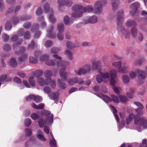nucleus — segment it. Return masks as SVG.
<instances>
[{
    "label": "nucleus",
    "mask_w": 147,
    "mask_h": 147,
    "mask_svg": "<svg viewBox=\"0 0 147 147\" xmlns=\"http://www.w3.org/2000/svg\"><path fill=\"white\" fill-rule=\"evenodd\" d=\"M31 121L29 118L26 119L25 121V124L27 126H29L31 123Z\"/></svg>",
    "instance_id": "0e129e2a"
},
{
    "label": "nucleus",
    "mask_w": 147,
    "mask_h": 147,
    "mask_svg": "<svg viewBox=\"0 0 147 147\" xmlns=\"http://www.w3.org/2000/svg\"><path fill=\"white\" fill-rule=\"evenodd\" d=\"M83 67L86 73H89L91 68L90 65L89 64L85 65Z\"/></svg>",
    "instance_id": "f704fd0d"
},
{
    "label": "nucleus",
    "mask_w": 147,
    "mask_h": 147,
    "mask_svg": "<svg viewBox=\"0 0 147 147\" xmlns=\"http://www.w3.org/2000/svg\"><path fill=\"white\" fill-rule=\"evenodd\" d=\"M123 11L121 10L120 12H118L117 14V24H120L122 22L123 18Z\"/></svg>",
    "instance_id": "a211bd4d"
},
{
    "label": "nucleus",
    "mask_w": 147,
    "mask_h": 147,
    "mask_svg": "<svg viewBox=\"0 0 147 147\" xmlns=\"http://www.w3.org/2000/svg\"><path fill=\"white\" fill-rule=\"evenodd\" d=\"M112 65L118 68V69L121 67V62L119 61L117 62H113Z\"/></svg>",
    "instance_id": "a19ab883"
},
{
    "label": "nucleus",
    "mask_w": 147,
    "mask_h": 147,
    "mask_svg": "<svg viewBox=\"0 0 147 147\" xmlns=\"http://www.w3.org/2000/svg\"><path fill=\"white\" fill-rule=\"evenodd\" d=\"M118 0H112V5L113 10H116L119 4Z\"/></svg>",
    "instance_id": "bb28decb"
},
{
    "label": "nucleus",
    "mask_w": 147,
    "mask_h": 147,
    "mask_svg": "<svg viewBox=\"0 0 147 147\" xmlns=\"http://www.w3.org/2000/svg\"><path fill=\"white\" fill-rule=\"evenodd\" d=\"M140 4L138 2H135L131 4L130 6L131 10L130 13L132 15H134L136 12L137 9L140 7Z\"/></svg>",
    "instance_id": "1a4fd4ad"
},
{
    "label": "nucleus",
    "mask_w": 147,
    "mask_h": 147,
    "mask_svg": "<svg viewBox=\"0 0 147 147\" xmlns=\"http://www.w3.org/2000/svg\"><path fill=\"white\" fill-rule=\"evenodd\" d=\"M119 98L121 101L123 102H125L128 100L127 98L124 95H120L119 96Z\"/></svg>",
    "instance_id": "de8ad7c7"
},
{
    "label": "nucleus",
    "mask_w": 147,
    "mask_h": 147,
    "mask_svg": "<svg viewBox=\"0 0 147 147\" xmlns=\"http://www.w3.org/2000/svg\"><path fill=\"white\" fill-rule=\"evenodd\" d=\"M134 103L138 107V108H136L135 110L137 115L138 116L142 115L144 114V112L142 110L144 108V106L142 105L139 102H134Z\"/></svg>",
    "instance_id": "0eeeda50"
},
{
    "label": "nucleus",
    "mask_w": 147,
    "mask_h": 147,
    "mask_svg": "<svg viewBox=\"0 0 147 147\" xmlns=\"http://www.w3.org/2000/svg\"><path fill=\"white\" fill-rule=\"evenodd\" d=\"M117 81V78H111L110 82L111 85L113 87L115 86L116 84Z\"/></svg>",
    "instance_id": "a18cd8bd"
},
{
    "label": "nucleus",
    "mask_w": 147,
    "mask_h": 147,
    "mask_svg": "<svg viewBox=\"0 0 147 147\" xmlns=\"http://www.w3.org/2000/svg\"><path fill=\"white\" fill-rule=\"evenodd\" d=\"M49 82V84H51L50 86L51 87L53 88H55L56 85L55 81L51 79Z\"/></svg>",
    "instance_id": "4d7b16f0"
},
{
    "label": "nucleus",
    "mask_w": 147,
    "mask_h": 147,
    "mask_svg": "<svg viewBox=\"0 0 147 147\" xmlns=\"http://www.w3.org/2000/svg\"><path fill=\"white\" fill-rule=\"evenodd\" d=\"M77 6H80L79 5H76L73 6L72 7V10L73 12L71 14V19L73 20V21L76 19L80 17L82 15L83 13L82 11H81L80 9H78L76 8H74V7Z\"/></svg>",
    "instance_id": "f03ea898"
},
{
    "label": "nucleus",
    "mask_w": 147,
    "mask_h": 147,
    "mask_svg": "<svg viewBox=\"0 0 147 147\" xmlns=\"http://www.w3.org/2000/svg\"><path fill=\"white\" fill-rule=\"evenodd\" d=\"M11 47L8 44H5V45L3 47V49L5 51H8L11 49Z\"/></svg>",
    "instance_id": "6e6d98bb"
},
{
    "label": "nucleus",
    "mask_w": 147,
    "mask_h": 147,
    "mask_svg": "<svg viewBox=\"0 0 147 147\" xmlns=\"http://www.w3.org/2000/svg\"><path fill=\"white\" fill-rule=\"evenodd\" d=\"M53 57L55 59L59 60L57 62V65L58 67H61L59 71V74L62 79H58L57 80L58 85L61 89H64L66 87V85L63 82V80H67V78L69 76V74L67 72H65L67 66L69 64V63L67 61H62L61 57L55 54Z\"/></svg>",
    "instance_id": "f257e3e1"
},
{
    "label": "nucleus",
    "mask_w": 147,
    "mask_h": 147,
    "mask_svg": "<svg viewBox=\"0 0 147 147\" xmlns=\"http://www.w3.org/2000/svg\"><path fill=\"white\" fill-rule=\"evenodd\" d=\"M103 78L101 77L100 74H99L96 75V80L98 83H100L103 81Z\"/></svg>",
    "instance_id": "c03bdc74"
},
{
    "label": "nucleus",
    "mask_w": 147,
    "mask_h": 147,
    "mask_svg": "<svg viewBox=\"0 0 147 147\" xmlns=\"http://www.w3.org/2000/svg\"><path fill=\"white\" fill-rule=\"evenodd\" d=\"M69 85H72L76 83V78L70 79L68 81Z\"/></svg>",
    "instance_id": "864d4df0"
},
{
    "label": "nucleus",
    "mask_w": 147,
    "mask_h": 147,
    "mask_svg": "<svg viewBox=\"0 0 147 147\" xmlns=\"http://www.w3.org/2000/svg\"><path fill=\"white\" fill-rule=\"evenodd\" d=\"M144 62L141 59L136 60L135 62V64L136 65H141Z\"/></svg>",
    "instance_id": "13d9d810"
},
{
    "label": "nucleus",
    "mask_w": 147,
    "mask_h": 147,
    "mask_svg": "<svg viewBox=\"0 0 147 147\" xmlns=\"http://www.w3.org/2000/svg\"><path fill=\"white\" fill-rule=\"evenodd\" d=\"M110 76L111 78H117V71L113 69H111L109 71Z\"/></svg>",
    "instance_id": "7c9ffc66"
},
{
    "label": "nucleus",
    "mask_w": 147,
    "mask_h": 147,
    "mask_svg": "<svg viewBox=\"0 0 147 147\" xmlns=\"http://www.w3.org/2000/svg\"><path fill=\"white\" fill-rule=\"evenodd\" d=\"M53 72L54 73L53 74L52 71L50 70H47L45 71L44 73L45 77L46 78V79L49 80V82H50L51 80V77L53 75L55 76L57 73V70H53Z\"/></svg>",
    "instance_id": "6e6552de"
},
{
    "label": "nucleus",
    "mask_w": 147,
    "mask_h": 147,
    "mask_svg": "<svg viewBox=\"0 0 147 147\" xmlns=\"http://www.w3.org/2000/svg\"><path fill=\"white\" fill-rule=\"evenodd\" d=\"M129 68L126 65H124L121 67L120 68L118 69V71L121 73H125L129 71Z\"/></svg>",
    "instance_id": "412c9836"
},
{
    "label": "nucleus",
    "mask_w": 147,
    "mask_h": 147,
    "mask_svg": "<svg viewBox=\"0 0 147 147\" xmlns=\"http://www.w3.org/2000/svg\"><path fill=\"white\" fill-rule=\"evenodd\" d=\"M97 21V17L95 16H93L86 18L84 20V22L85 24L94 23L96 22Z\"/></svg>",
    "instance_id": "f8f14e48"
},
{
    "label": "nucleus",
    "mask_w": 147,
    "mask_h": 147,
    "mask_svg": "<svg viewBox=\"0 0 147 147\" xmlns=\"http://www.w3.org/2000/svg\"><path fill=\"white\" fill-rule=\"evenodd\" d=\"M123 35L126 38H127L129 37V33L127 31L124 30L123 31Z\"/></svg>",
    "instance_id": "338daca9"
},
{
    "label": "nucleus",
    "mask_w": 147,
    "mask_h": 147,
    "mask_svg": "<svg viewBox=\"0 0 147 147\" xmlns=\"http://www.w3.org/2000/svg\"><path fill=\"white\" fill-rule=\"evenodd\" d=\"M68 1L67 0H58L57 3L59 6H62L65 5H69V4L67 3Z\"/></svg>",
    "instance_id": "473e14b6"
},
{
    "label": "nucleus",
    "mask_w": 147,
    "mask_h": 147,
    "mask_svg": "<svg viewBox=\"0 0 147 147\" xmlns=\"http://www.w3.org/2000/svg\"><path fill=\"white\" fill-rule=\"evenodd\" d=\"M54 27L53 26L51 25L50 27L48 28L47 34V36L48 38H55L56 36L55 34L52 32L53 30Z\"/></svg>",
    "instance_id": "9b49d317"
},
{
    "label": "nucleus",
    "mask_w": 147,
    "mask_h": 147,
    "mask_svg": "<svg viewBox=\"0 0 147 147\" xmlns=\"http://www.w3.org/2000/svg\"><path fill=\"white\" fill-rule=\"evenodd\" d=\"M31 18L30 16H27L22 17L20 19L21 21H25L30 19Z\"/></svg>",
    "instance_id": "052dcab7"
},
{
    "label": "nucleus",
    "mask_w": 147,
    "mask_h": 147,
    "mask_svg": "<svg viewBox=\"0 0 147 147\" xmlns=\"http://www.w3.org/2000/svg\"><path fill=\"white\" fill-rule=\"evenodd\" d=\"M131 71L130 72L129 74V76L131 79H134L136 77L137 75V71Z\"/></svg>",
    "instance_id": "c9c22d12"
},
{
    "label": "nucleus",
    "mask_w": 147,
    "mask_h": 147,
    "mask_svg": "<svg viewBox=\"0 0 147 147\" xmlns=\"http://www.w3.org/2000/svg\"><path fill=\"white\" fill-rule=\"evenodd\" d=\"M137 73L138 75V81L140 84H142L146 77V73L143 70L138 69L136 70Z\"/></svg>",
    "instance_id": "39448f33"
},
{
    "label": "nucleus",
    "mask_w": 147,
    "mask_h": 147,
    "mask_svg": "<svg viewBox=\"0 0 147 147\" xmlns=\"http://www.w3.org/2000/svg\"><path fill=\"white\" fill-rule=\"evenodd\" d=\"M24 30L22 29L20 30L18 32V36L14 35L12 36L11 39V40L12 41H16L18 38V37L24 35Z\"/></svg>",
    "instance_id": "dca6fc26"
},
{
    "label": "nucleus",
    "mask_w": 147,
    "mask_h": 147,
    "mask_svg": "<svg viewBox=\"0 0 147 147\" xmlns=\"http://www.w3.org/2000/svg\"><path fill=\"white\" fill-rule=\"evenodd\" d=\"M12 22L14 24H16L18 22L19 20L18 17H14L12 18Z\"/></svg>",
    "instance_id": "774afa93"
},
{
    "label": "nucleus",
    "mask_w": 147,
    "mask_h": 147,
    "mask_svg": "<svg viewBox=\"0 0 147 147\" xmlns=\"http://www.w3.org/2000/svg\"><path fill=\"white\" fill-rule=\"evenodd\" d=\"M138 31L136 27H133L131 30L130 34L133 37L136 38L137 37Z\"/></svg>",
    "instance_id": "b1692460"
},
{
    "label": "nucleus",
    "mask_w": 147,
    "mask_h": 147,
    "mask_svg": "<svg viewBox=\"0 0 147 147\" xmlns=\"http://www.w3.org/2000/svg\"><path fill=\"white\" fill-rule=\"evenodd\" d=\"M60 51V49L57 47H53L51 49V53L53 54L58 53Z\"/></svg>",
    "instance_id": "72a5a7b5"
},
{
    "label": "nucleus",
    "mask_w": 147,
    "mask_h": 147,
    "mask_svg": "<svg viewBox=\"0 0 147 147\" xmlns=\"http://www.w3.org/2000/svg\"><path fill=\"white\" fill-rule=\"evenodd\" d=\"M97 96L98 97L102 98L104 101L106 102H111L112 101L109 97L107 96L106 95H103L101 94H98Z\"/></svg>",
    "instance_id": "6ab92c4d"
},
{
    "label": "nucleus",
    "mask_w": 147,
    "mask_h": 147,
    "mask_svg": "<svg viewBox=\"0 0 147 147\" xmlns=\"http://www.w3.org/2000/svg\"><path fill=\"white\" fill-rule=\"evenodd\" d=\"M44 10L46 13H49L53 12V10L50 9L49 4L48 3H46L44 5Z\"/></svg>",
    "instance_id": "aec40b11"
},
{
    "label": "nucleus",
    "mask_w": 147,
    "mask_h": 147,
    "mask_svg": "<svg viewBox=\"0 0 147 147\" xmlns=\"http://www.w3.org/2000/svg\"><path fill=\"white\" fill-rule=\"evenodd\" d=\"M42 114L45 116H48L45 119L46 123L47 125L51 124L53 122V116L50 112L47 110H44L42 111Z\"/></svg>",
    "instance_id": "20e7f679"
},
{
    "label": "nucleus",
    "mask_w": 147,
    "mask_h": 147,
    "mask_svg": "<svg viewBox=\"0 0 147 147\" xmlns=\"http://www.w3.org/2000/svg\"><path fill=\"white\" fill-rule=\"evenodd\" d=\"M74 8H78V9H80L81 11L83 13L86 12H91L92 11L94 10V8L92 5H89L87 6L86 7H82L81 6H77L74 7Z\"/></svg>",
    "instance_id": "9d476101"
},
{
    "label": "nucleus",
    "mask_w": 147,
    "mask_h": 147,
    "mask_svg": "<svg viewBox=\"0 0 147 147\" xmlns=\"http://www.w3.org/2000/svg\"><path fill=\"white\" fill-rule=\"evenodd\" d=\"M49 58V57L47 55H44L41 56L40 58V60L41 62H43L47 60Z\"/></svg>",
    "instance_id": "5fc2aeb1"
},
{
    "label": "nucleus",
    "mask_w": 147,
    "mask_h": 147,
    "mask_svg": "<svg viewBox=\"0 0 147 147\" xmlns=\"http://www.w3.org/2000/svg\"><path fill=\"white\" fill-rule=\"evenodd\" d=\"M53 45V42L51 40L46 41L45 44V46L46 47H49Z\"/></svg>",
    "instance_id": "bf43d9fd"
},
{
    "label": "nucleus",
    "mask_w": 147,
    "mask_h": 147,
    "mask_svg": "<svg viewBox=\"0 0 147 147\" xmlns=\"http://www.w3.org/2000/svg\"><path fill=\"white\" fill-rule=\"evenodd\" d=\"M53 13H50L49 16V20L52 23H54L56 22V19L53 15Z\"/></svg>",
    "instance_id": "e433bc0d"
},
{
    "label": "nucleus",
    "mask_w": 147,
    "mask_h": 147,
    "mask_svg": "<svg viewBox=\"0 0 147 147\" xmlns=\"http://www.w3.org/2000/svg\"><path fill=\"white\" fill-rule=\"evenodd\" d=\"M111 97L112 98V100L114 102L119 103V100L118 98L116 96L113 95H111Z\"/></svg>",
    "instance_id": "8fccbe9b"
},
{
    "label": "nucleus",
    "mask_w": 147,
    "mask_h": 147,
    "mask_svg": "<svg viewBox=\"0 0 147 147\" xmlns=\"http://www.w3.org/2000/svg\"><path fill=\"white\" fill-rule=\"evenodd\" d=\"M98 72L100 76L103 78L104 79H109L110 78V74L107 71L102 72L98 70Z\"/></svg>",
    "instance_id": "f3484780"
},
{
    "label": "nucleus",
    "mask_w": 147,
    "mask_h": 147,
    "mask_svg": "<svg viewBox=\"0 0 147 147\" xmlns=\"http://www.w3.org/2000/svg\"><path fill=\"white\" fill-rule=\"evenodd\" d=\"M134 123L137 125L142 126L144 128H147V119L144 117H141L139 118H135Z\"/></svg>",
    "instance_id": "7ed1b4c3"
},
{
    "label": "nucleus",
    "mask_w": 147,
    "mask_h": 147,
    "mask_svg": "<svg viewBox=\"0 0 147 147\" xmlns=\"http://www.w3.org/2000/svg\"><path fill=\"white\" fill-rule=\"evenodd\" d=\"M101 65V62L100 60L92 61V62L91 69L93 70H96Z\"/></svg>",
    "instance_id": "4468645a"
},
{
    "label": "nucleus",
    "mask_w": 147,
    "mask_h": 147,
    "mask_svg": "<svg viewBox=\"0 0 147 147\" xmlns=\"http://www.w3.org/2000/svg\"><path fill=\"white\" fill-rule=\"evenodd\" d=\"M76 83H77L79 84H81L84 82V81L82 78L78 79L77 78H76Z\"/></svg>",
    "instance_id": "e2e57ef3"
},
{
    "label": "nucleus",
    "mask_w": 147,
    "mask_h": 147,
    "mask_svg": "<svg viewBox=\"0 0 147 147\" xmlns=\"http://www.w3.org/2000/svg\"><path fill=\"white\" fill-rule=\"evenodd\" d=\"M44 92L48 94L49 95V94H50L51 92V88L48 86H45L43 89Z\"/></svg>",
    "instance_id": "4c0bfd02"
},
{
    "label": "nucleus",
    "mask_w": 147,
    "mask_h": 147,
    "mask_svg": "<svg viewBox=\"0 0 147 147\" xmlns=\"http://www.w3.org/2000/svg\"><path fill=\"white\" fill-rule=\"evenodd\" d=\"M9 64L12 67H15L17 65V63L14 58H12L11 59Z\"/></svg>",
    "instance_id": "09e8293b"
},
{
    "label": "nucleus",
    "mask_w": 147,
    "mask_h": 147,
    "mask_svg": "<svg viewBox=\"0 0 147 147\" xmlns=\"http://www.w3.org/2000/svg\"><path fill=\"white\" fill-rule=\"evenodd\" d=\"M49 96L51 99L53 100L57 99L58 98L57 96L53 92H52L50 94H49Z\"/></svg>",
    "instance_id": "49530a36"
},
{
    "label": "nucleus",
    "mask_w": 147,
    "mask_h": 147,
    "mask_svg": "<svg viewBox=\"0 0 147 147\" xmlns=\"http://www.w3.org/2000/svg\"><path fill=\"white\" fill-rule=\"evenodd\" d=\"M134 117V119H135V118H136L133 114L132 113H130L129 115L126 118V123L127 124H129L130 122L132 120Z\"/></svg>",
    "instance_id": "a878e982"
},
{
    "label": "nucleus",
    "mask_w": 147,
    "mask_h": 147,
    "mask_svg": "<svg viewBox=\"0 0 147 147\" xmlns=\"http://www.w3.org/2000/svg\"><path fill=\"white\" fill-rule=\"evenodd\" d=\"M37 133L38 134L37 135L36 137L38 139L43 141L46 140V138L43 136V132L39 130Z\"/></svg>",
    "instance_id": "5701e85b"
},
{
    "label": "nucleus",
    "mask_w": 147,
    "mask_h": 147,
    "mask_svg": "<svg viewBox=\"0 0 147 147\" xmlns=\"http://www.w3.org/2000/svg\"><path fill=\"white\" fill-rule=\"evenodd\" d=\"M65 54L69 60H72L73 59V55L71 51L68 50H66L65 52Z\"/></svg>",
    "instance_id": "4be33fe9"
},
{
    "label": "nucleus",
    "mask_w": 147,
    "mask_h": 147,
    "mask_svg": "<svg viewBox=\"0 0 147 147\" xmlns=\"http://www.w3.org/2000/svg\"><path fill=\"white\" fill-rule=\"evenodd\" d=\"M50 145L51 147H55L56 146V142L55 139L50 141Z\"/></svg>",
    "instance_id": "69168bd1"
},
{
    "label": "nucleus",
    "mask_w": 147,
    "mask_h": 147,
    "mask_svg": "<svg viewBox=\"0 0 147 147\" xmlns=\"http://www.w3.org/2000/svg\"><path fill=\"white\" fill-rule=\"evenodd\" d=\"M66 45L67 48L70 49H72L76 47L70 41H68L66 42Z\"/></svg>",
    "instance_id": "79ce46f5"
},
{
    "label": "nucleus",
    "mask_w": 147,
    "mask_h": 147,
    "mask_svg": "<svg viewBox=\"0 0 147 147\" xmlns=\"http://www.w3.org/2000/svg\"><path fill=\"white\" fill-rule=\"evenodd\" d=\"M58 39L60 40H62L63 38V35L62 33L58 32L57 35Z\"/></svg>",
    "instance_id": "680f3d73"
},
{
    "label": "nucleus",
    "mask_w": 147,
    "mask_h": 147,
    "mask_svg": "<svg viewBox=\"0 0 147 147\" xmlns=\"http://www.w3.org/2000/svg\"><path fill=\"white\" fill-rule=\"evenodd\" d=\"M11 28V22L10 21H7L5 25V29L6 30H9Z\"/></svg>",
    "instance_id": "58836bf2"
},
{
    "label": "nucleus",
    "mask_w": 147,
    "mask_h": 147,
    "mask_svg": "<svg viewBox=\"0 0 147 147\" xmlns=\"http://www.w3.org/2000/svg\"><path fill=\"white\" fill-rule=\"evenodd\" d=\"M123 81L125 83H128L129 81V78L127 76H123L122 77Z\"/></svg>",
    "instance_id": "ea45409f"
},
{
    "label": "nucleus",
    "mask_w": 147,
    "mask_h": 147,
    "mask_svg": "<svg viewBox=\"0 0 147 147\" xmlns=\"http://www.w3.org/2000/svg\"><path fill=\"white\" fill-rule=\"evenodd\" d=\"M74 72L76 74L79 75H84L86 73H87L83 67L80 68L78 70H75Z\"/></svg>",
    "instance_id": "393cba45"
},
{
    "label": "nucleus",
    "mask_w": 147,
    "mask_h": 147,
    "mask_svg": "<svg viewBox=\"0 0 147 147\" xmlns=\"http://www.w3.org/2000/svg\"><path fill=\"white\" fill-rule=\"evenodd\" d=\"M107 3L105 0L97 1L94 4V8L96 12L98 13L102 11V6Z\"/></svg>",
    "instance_id": "423d86ee"
},
{
    "label": "nucleus",
    "mask_w": 147,
    "mask_h": 147,
    "mask_svg": "<svg viewBox=\"0 0 147 147\" xmlns=\"http://www.w3.org/2000/svg\"><path fill=\"white\" fill-rule=\"evenodd\" d=\"M110 107H111V109L113 110V113L114 114V115L115 116V119L118 122H119V119L118 117V116L116 114L117 112V111L115 109V108L112 105H109Z\"/></svg>",
    "instance_id": "c756f323"
},
{
    "label": "nucleus",
    "mask_w": 147,
    "mask_h": 147,
    "mask_svg": "<svg viewBox=\"0 0 147 147\" xmlns=\"http://www.w3.org/2000/svg\"><path fill=\"white\" fill-rule=\"evenodd\" d=\"M57 29L59 32L62 33L64 30V25L62 23H59L57 24Z\"/></svg>",
    "instance_id": "c85d7f7f"
},
{
    "label": "nucleus",
    "mask_w": 147,
    "mask_h": 147,
    "mask_svg": "<svg viewBox=\"0 0 147 147\" xmlns=\"http://www.w3.org/2000/svg\"><path fill=\"white\" fill-rule=\"evenodd\" d=\"M63 20L65 24L68 25L71 24L74 21L73 20L71 19V17L70 19L69 17L67 15H66L64 16Z\"/></svg>",
    "instance_id": "2eb2a0df"
},
{
    "label": "nucleus",
    "mask_w": 147,
    "mask_h": 147,
    "mask_svg": "<svg viewBox=\"0 0 147 147\" xmlns=\"http://www.w3.org/2000/svg\"><path fill=\"white\" fill-rule=\"evenodd\" d=\"M49 80L46 79L45 80L42 78H38L37 80V82L38 84L42 86L45 85H48L49 84L50 82L49 81Z\"/></svg>",
    "instance_id": "ddd939ff"
},
{
    "label": "nucleus",
    "mask_w": 147,
    "mask_h": 147,
    "mask_svg": "<svg viewBox=\"0 0 147 147\" xmlns=\"http://www.w3.org/2000/svg\"><path fill=\"white\" fill-rule=\"evenodd\" d=\"M38 123L39 126L40 127H43L44 126L45 123V122L42 119H40L38 120Z\"/></svg>",
    "instance_id": "603ef678"
},
{
    "label": "nucleus",
    "mask_w": 147,
    "mask_h": 147,
    "mask_svg": "<svg viewBox=\"0 0 147 147\" xmlns=\"http://www.w3.org/2000/svg\"><path fill=\"white\" fill-rule=\"evenodd\" d=\"M126 25L127 26L130 27L132 26L134 27H136L137 24L136 22L132 20H131L128 21L126 23Z\"/></svg>",
    "instance_id": "cd10ccee"
},
{
    "label": "nucleus",
    "mask_w": 147,
    "mask_h": 147,
    "mask_svg": "<svg viewBox=\"0 0 147 147\" xmlns=\"http://www.w3.org/2000/svg\"><path fill=\"white\" fill-rule=\"evenodd\" d=\"M34 100L36 102H40L42 101V98L41 97L38 96H34Z\"/></svg>",
    "instance_id": "37998d69"
},
{
    "label": "nucleus",
    "mask_w": 147,
    "mask_h": 147,
    "mask_svg": "<svg viewBox=\"0 0 147 147\" xmlns=\"http://www.w3.org/2000/svg\"><path fill=\"white\" fill-rule=\"evenodd\" d=\"M34 73L37 78L41 76L42 74V71L39 70L36 71Z\"/></svg>",
    "instance_id": "3c124183"
},
{
    "label": "nucleus",
    "mask_w": 147,
    "mask_h": 147,
    "mask_svg": "<svg viewBox=\"0 0 147 147\" xmlns=\"http://www.w3.org/2000/svg\"><path fill=\"white\" fill-rule=\"evenodd\" d=\"M45 63L49 66H53L55 65V63L53 60L50 59L45 61Z\"/></svg>",
    "instance_id": "2f4dec72"
}]
</instances>
